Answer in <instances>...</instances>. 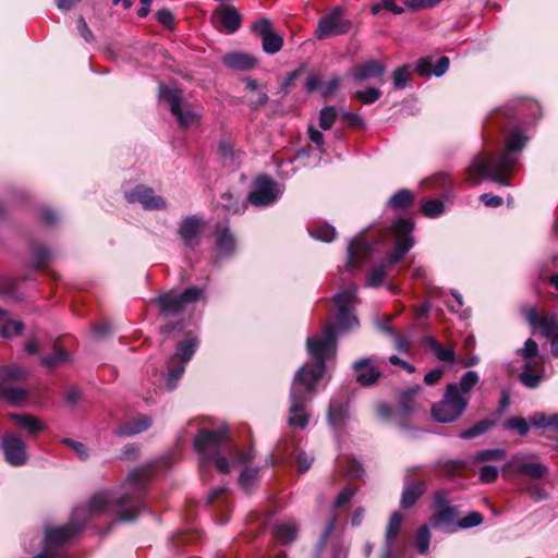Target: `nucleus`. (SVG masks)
Here are the masks:
<instances>
[{"mask_svg": "<svg viewBox=\"0 0 558 558\" xmlns=\"http://www.w3.org/2000/svg\"><path fill=\"white\" fill-rule=\"evenodd\" d=\"M356 288L345 289L333 296L337 307L336 326L327 325L323 335L311 336L306 340L308 355L314 365H303L295 373L291 390L288 425L305 428L310 421L307 405L316 395V385L326 371V362L335 356L337 331L344 332L359 326L354 315Z\"/></svg>", "mask_w": 558, "mask_h": 558, "instance_id": "f257e3e1", "label": "nucleus"}, {"mask_svg": "<svg viewBox=\"0 0 558 558\" xmlns=\"http://www.w3.org/2000/svg\"><path fill=\"white\" fill-rule=\"evenodd\" d=\"M148 472L135 469L128 475L125 482L114 489L97 492L87 507L75 508L71 521L63 526H46L44 547L60 555V549L83 529L88 515L104 514L116 510L118 521H134L145 507L142 499L146 494Z\"/></svg>", "mask_w": 558, "mask_h": 558, "instance_id": "f03ea898", "label": "nucleus"}, {"mask_svg": "<svg viewBox=\"0 0 558 558\" xmlns=\"http://www.w3.org/2000/svg\"><path fill=\"white\" fill-rule=\"evenodd\" d=\"M526 135L521 129H513L508 137L502 155L481 154L474 157L468 168L469 180L477 184L481 180H490L500 185H510V175L517 162V154L525 146Z\"/></svg>", "mask_w": 558, "mask_h": 558, "instance_id": "7ed1b4c3", "label": "nucleus"}, {"mask_svg": "<svg viewBox=\"0 0 558 558\" xmlns=\"http://www.w3.org/2000/svg\"><path fill=\"white\" fill-rule=\"evenodd\" d=\"M413 229L414 223L404 218H398L392 222L390 232L395 236V251L388 254L386 263L375 265L369 270L365 281L366 287H380L384 283L387 272L405 257L414 245Z\"/></svg>", "mask_w": 558, "mask_h": 558, "instance_id": "20e7f679", "label": "nucleus"}, {"mask_svg": "<svg viewBox=\"0 0 558 558\" xmlns=\"http://www.w3.org/2000/svg\"><path fill=\"white\" fill-rule=\"evenodd\" d=\"M226 436V428L216 430L201 429L195 436L194 450L198 456L199 473L203 480L207 477L213 464L222 474L230 472V462L220 453Z\"/></svg>", "mask_w": 558, "mask_h": 558, "instance_id": "39448f33", "label": "nucleus"}, {"mask_svg": "<svg viewBox=\"0 0 558 558\" xmlns=\"http://www.w3.org/2000/svg\"><path fill=\"white\" fill-rule=\"evenodd\" d=\"M456 385H447L444 397L432 407V416L438 423H452L459 420L469 405V398L457 395Z\"/></svg>", "mask_w": 558, "mask_h": 558, "instance_id": "423d86ee", "label": "nucleus"}, {"mask_svg": "<svg viewBox=\"0 0 558 558\" xmlns=\"http://www.w3.org/2000/svg\"><path fill=\"white\" fill-rule=\"evenodd\" d=\"M159 96L167 101L171 114L180 126L189 128L199 121L201 112L184 100L180 89L161 84L159 85Z\"/></svg>", "mask_w": 558, "mask_h": 558, "instance_id": "0eeeda50", "label": "nucleus"}, {"mask_svg": "<svg viewBox=\"0 0 558 558\" xmlns=\"http://www.w3.org/2000/svg\"><path fill=\"white\" fill-rule=\"evenodd\" d=\"M351 26V21L344 19L342 16V10L336 7L318 21L315 37L317 39H326L343 35L349 33Z\"/></svg>", "mask_w": 558, "mask_h": 558, "instance_id": "6e6552de", "label": "nucleus"}, {"mask_svg": "<svg viewBox=\"0 0 558 558\" xmlns=\"http://www.w3.org/2000/svg\"><path fill=\"white\" fill-rule=\"evenodd\" d=\"M282 191L278 183L266 175L256 179L254 190L248 194L247 201L257 207H265L274 204Z\"/></svg>", "mask_w": 558, "mask_h": 558, "instance_id": "1a4fd4ad", "label": "nucleus"}, {"mask_svg": "<svg viewBox=\"0 0 558 558\" xmlns=\"http://www.w3.org/2000/svg\"><path fill=\"white\" fill-rule=\"evenodd\" d=\"M521 314L532 328H541L545 338L550 339L558 335V314L550 313L542 317L535 306L522 307Z\"/></svg>", "mask_w": 558, "mask_h": 558, "instance_id": "9d476101", "label": "nucleus"}, {"mask_svg": "<svg viewBox=\"0 0 558 558\" xmlns=\"http://www.w3.org/2000/svg\"><path fill=\"white\" fill-rule=\"evenodd\" d=\"M0 448L7 462L12 466H22L27 461V450L24 440L14 434H5L0 439Z\"/></svg>", "mask_w": 558, "mask_h": 558, "instance_id": "9b49d317", "label": "nucleus"}, {"mask_svg": "<svg viewBox=\"0 0 558 558\" xmlns=\"http://www.w3.org/2000/svg\"><path fill=\"white\" fill-rule=\"evenodd\" d=\"M252 29L262 39L263 50L268 54H275L283 47V38L272 31L271 22L268 19L257 20Z\"/></svg>", "mask_w": 558, "mask_h": 558, "instance_id": "f8f14e48", "label": "nucleus"}, {"mask_svg": "<svg viewBox=\"0 0 558 558\" xmlns=\"http://www.w3.org/2000/svg\"><path fill=\"white\" fill-rule=\"evenodd\" d=\"M203 227V220L196 215L186 216L180 220L178 234L184 247L195 250L199 245V235Z\"/></svg>", "mask_w": 558, "mask_h": 558, "instance_id": "ddd939ff", "label": "nucleus"}, {"mask_svg": "<svg viewBox=\"0 0 558 558\" xmlns=\"http://www.w3.org/2000/svg\"><path fill=\"white\" fill-rule=\"evenodd\" d=\"M129 203L138 202L146 210H159L167 207L163 197L156 195L154 190L144 185H137L132 191L125 193Z\"/></svg>", "mask_w": 558, "mask_h": 558, "instance_id": "4468645a", "label": "nucleus"}, {"mask_svg": "<svg viewBox=\"0 0 558 558\" xmlns=\"http://www.w3.org/2000/svg\"><path fill=\"white\" fill-rule=\"evenodd\" d=\"M377 357H363L353 364L356 381L362 386H371L381 376Z\"/></svg>", "mask_w": 558, "mask_h": 558, "instance_id": "2eb2a0df", "label": "nucleus"}, {"mask_svg": "<svg viewBox=\"0 0 558 558\" xmlns=\"http://www.w3.org/2000/svg\"><path fill=\"white\" fill-rule=\"evenodd\" d=\"M149 302L158 305L159 315L163 317L179 315L184 311L179 292L174 290L159 293Z\"/></svg>", "mask_w": 558, "mask_h": 558, "instance_id": "dca6fc26", "label": "nucleus"}, {"mask_svg": "<svg viewBox=\"0 0 558 558\" xmlns=\"http://www.w3.org/2000/svg\"><path fill=\"white\" fill-rule=\"evenodd\" d=\"M513 472L521 476H526L532 480H539L547 474L548 468L546 464L537 461H526L519 457H513L508 463Z\"/></svg>", "mask_w": 558, "mask_h": 558, "instance_id": "f3484780", "label": "nucleus"}, {"mask_svg": "<svg viewBox=\"0 0 558 558\" xmlns=\"http://www.w3.org/2000/svg\"><path fill=\"white\" fill-rule=\"evenodd\" d=\"M459 509L456 506L439 509L430 517V523L434 527L445 530L448 533L457 531L456 523L459 518Z\"/></svg>", "mask_w": 558, "mask_h": 558, "instance_id": "a211bd4d", "label": "nucleus"}, {"mask_svg": "<svg viewBox=\"0 0 558 558\" xmlns=\"http://www.w3.org/2000/svg\"><path fill=\"white\" fill-rule=\"evenodd\" d=\"M215 248L219 257H229L235 251V240L227 223H220L215 231Z\"/></svg>", "mask_w": 558, "mask_h": 558, "instance_id": "6ab92c4d", "label": "nucleus"}, {"mask_svg": "<svg viewBox=\"0 0 558 558\" xmlns=\"http://www.w3.org/2000/svg\"><path fill=\"white\" fill-rule=\"evenodd\" d=\"M214 17L220 23L222 28L229 33H235L241 26V16L233 5L220 7L215 10Z\"/></svg>", "mask_w": 558, "mask_h": 558, "instance_id": "aec40b11", "label": "nucleus"}, {"mask_svg": "<svg viewBox=\"0 0 558 558\" xmlns=\"http://www.w3.org/2000/svg\"><path fill=\"white\" fill-rule=\"evenodd\" d=\"M449 64V58L444 56L437 60L434 66H432V58L426 57L417 61L415 70L421 76L434 74L435 76L439 77L447 72Z\"/></svg>", "mask_w": 558, "mask_h": 558, "instance_id": "412c9836", "label": "nucleus"}, {"mask_svg": "<svg viewBox=\"0 0 558 558\" xmlns=\"http://www.w3.org/2000/svg\"><path fill=\"white\" fill-rule=\"evenodd\" d=\"M151 426V418L147 415L122 423L114 432L118 436L131 437L147 430Z\"/></svg>", "mask_w": 558, "mask_h": 558, "instance_id": "4be33fe9", "label": "nucleus"}, {"mask_svg": "<svg viewBox=\"0 0 558 558\" xmlns=\"http://www.w3.org/2000/svg\"><path fill=\"white\" fill-rule=\"evenodd\" d=\"M386 72V66L376 60H368L364 63L356 65L352 75L355 80L364 81L368 78L381 77Z\"/></svg>", "mask_w": 558, "mask_h": 558, "instance_id": "5701e85b", "label": "nucleus"}, {"mask_svg": "<svg viewBox=\"0 0 558 558\" xmlns=\"http://www.w3.org/2000/svg\"><path fill=\"white\" fill-rule=\"evenodd\" d=\"M222 62L226 66L236 71H247L255 66L256 59L243 52H230L223 56Z\"/></svg>", "mask_w": 558, "mask_h": 558, "instance_id": "b1692460", "label": "nucleus"}, {"mask_svg": "<svg viewBox=\"0 0 558 558\" xmlns=\"http://www.w3.org/2000/svg\"><path fill=\"white\" fill-rule=\"evenodd\" d=\"M402 520H403V517L398 511L393 512L390 515L387 527H386V535H385L386 546H385V551H384L383 558H391L392 545H393L396 537L399 534Z\"/></svg>", "mask_w": 558, "mask_h": 558, "instance_id": "393cba45", "label": "nucleus"}, {"mask_svg": "<svg viewBox=\"0 0 558 558\" xmlns=\"http://www.w3.org/2000/svg\"><path fill=\"white\" fill-rule=\"evenodd\" d=\"M425 492V483L422 481H413L405 484L400 505L402 508L408 509L412 507Z\"/></svg>", "mask_w": 558, "mask_h": 558, "instance_id": "a878e982", "label": "nucleus"}, {"mask_svg": "<svg viewBox=\"0 0 558 558\" xmlns=\"http://www.w3.org/2000/svg\"><path fill=\"white\" fill-rule=\"evenodd\" d=\"M373 244L365 241H353L348 246V263L350 269L359 268L362 265L360 255L366 256L372 251Z\"/></svg>", "mask_w": 558, "mask_h": 558, "instance_id": "bb28decb", "label": "nucleus"}, {"mask_svg": "<svg viewBox=\"0 0 558 558\" xmlns=\"http://www.w3.org/2000/svg\"><path fill=\"white\" fill-rule=\"evenodd\" d=\"M538 109V105L527 99H511L509 100L500 112L506 117H525V110Z\"/></svg>", "mask_w": 558, "mask_h": 558, "instance_id": "cd10ccee", "label": "nucleus"}, {"mask_svg": "<svg viewBox=\"0 0 558 558\" xmlns=\"http://www.w3.org/2000/svg\"><path fill=\"white\" fill-rule=\"evenodd\" d=\"M11 420L15 421L21 427L25 428L31 435H36L37 433L44 430L46 428V424L36 416L29 414H10Z\"/></svg>", "mask_w": 558, "mask_h": 558, "instance_id": "c85d7f7f", "label": "nucleus"}, {"mask_svg": "<svg viewBox=\"0 0 558 558\" xmlns=\"http://www.w3.org/2000/svg\"><path fill=\"white\" fill-rule=\"evenodd\" d=\"M415 201V195L408 189H400L393 193L387 205L393 210H404L409 208Z\"/></svg>", "mask_w": 558, "mask_h": 558, "instance_id": "c756f323", "label": "nucleus"}, {"mask_svg": "<svg viewBox=\"0 0 558 558\" xmlns=\"http://www.w3.org/2000/svg\"><path fill=\"white\" fill-rule=\"evenodd\" d=\"M423 342L433 351L439 361L446 363H454L456 353L452 349L441 345L435 338L429 336L425 337Z\"/></svg>", "mask_w": 558, "mask_h": 558, "instance_id": "7c9ffc66", "label": "nucleus"}, {"mask_svg": "<svg viewBox=\"0 0 558 558\" xmlns=\"http://www.w3.org/2000/svg\"><path fill=\"white\" fill-rule=\"evenodd\" d=\"M298 534V527L292 521L279 522L276 524L274 530L275 537L283 543L288 544L295 539Z\"/></svg>", "mask_w": 558, "mask_h": 558, "instance_id": "2f4dec72", "label": "nucleus"}, {"mask_svg": "<svg viewBox=\"0 0 558 558\" xmlns=\"http://www.w3.org/2000/svg\"><path fill=\"white\" fill-rule=\"evenodd\" d=\"M27 396V390L22 387H9L7 384L0 383V398L13 405L24 401Z\"/></svg>", "mask_w": 558, "mask_h": 558, "instance_id": "473e14b6", "label": "nucleus"}, {"mask_svg": "<svg viewBox=\"0 0 558 558\" xmlns=\"http://www.w3.org/2000/svg\"><path fill=\"white\" fill-rule=\"evenodd\" d=\"M480 383V376L475 371L465 372L459 383H449L456 385L457 395L468 397V393Z\"/></svg>", "mask_w": 558, "mask_h": 558, "instance_id": "72a5a7b5", "label": "nucleus"}, {"mask_svg": "<svg viewBox=\"0 0 558 558\" xmlns=\"http://www.w3.org/2000/svg\"><path fill=\"white\" fill-rule=\"evenodd\" d=\"M432 534L427 524L421 525L414 536L413 545L418 554L427 555L429 553Z\"/></svg>", "mask_w": 558, "mask_h": 558, "instance_id": "f704fd0d", "label": "nucleus"}, {"mask_svg": "<svg viewBox=\"0 0 558 558\" xmlns=\"http://www.w3.org/2000/svg\"><path fill=\"white\" fill-rule=\"evenodd\" d=\"M307 230L313 239L323 242H331L336 238V229L327 223H314Z\"/></svg>", "mask_w": 558, "mask_h": 558, "instance_id": "c9c22d12", "label": "nucleus"}, {"mask_svg": "<svg viewBox=\"0 0 558 558\" xmlns=\"http://www.w3.org/2000/svg\"><path fill=\"white\" fill-rule=\"evenodd\" d=\"M422 387L415 385L411 388H408L401 393L400 397V411L403 415H409L414 411V399L421 392Z\"/></svg>", "mask_w": 558, "mask_h": 558, "instance_id": "e433bc0d", "label": "nucleus"}, {"mask_svg": "<svg viewBox=\"0 0 558 558\" xmlns=\"http://www.w3.org/2000/svg\"><path fill=\"white\" fill-rule=\"evenodd\" d=\"M496 422L490 418H484L478 421L476 424H474L472 427L461 432L459 434V437L461 439H472L480 435L485 434L489 429H492L495 426Z\"/></svg>", "mask_w": 558, "mask_h": 558, "instance_id": "4c0bfd02", "label": "nucleus"}, {"mask_svg": "<svg viewBox=\"0 0 558 558\" xmlns=\"http://www.w3.org/2000/svg\"><path fill=\"white\" fill-rule=\"evenodd\" d=\"M205 288L191 286L179 292L182 305L185 308L187 305L198 301H206Z\"/></svg>", "mask_w": 558, "mask_h": 558, "instance_id": "58836bf2", "label": "nucleus"}, {"mask_svg": "<svg viewBox=\"0 0 558 558\" xmlns=\"http://www.w3.org/2000/svg\"><path fill=\"white\" fill-rule=\"evenodd\" d=\"M198 345V340L196 338H189L184 341H181L174 353V356L181 360V363H187L192 356L194 355L196 348Z\"/></svg>", "mask_w": 558, "mask_h": 558, "instance_id": "ea45409f", "label": "nucleus"}, {"mask_svg": "<svg viewBox=\"0 0 558 558\" xmlns=\"http://www.w3.org/2000/svg\"><path fill=\"white\" fill-rule=\"evenodd\" d=\"M347 410L341 401L332 399L328 409V421L332 427H339L344 420Z\"/></svg>", "mask_w": 558, "mask_h": 558, "instance_id": "a19ab883", "label": "nucleus"}, {"mask_svg": "<svg viewBox=\"0 0 558 558\" xmlns=\"http://www.w3.org/2000/svg\"><path fill=\"white\" fill-rule=\"evenodd\" d=\"M519 352L525 360L524 367L531 368L536 363L535 357L538 354V344L533 339H527Z\"/></svg>", "mask_w": 558, "mask_h": 558, "instance_id": "79ce46f5", "label": "nucleus"}, {"mask_svg": "<svg viewBox=\"0 0 558 558\" xmlns=\"http://www.w3.org/2000/svg\"><path fill=\"white\" fill-rule=\"evenodd\" d=\"M445 211V204L440 199H427L421 205V213L428 218H436Z\"/></svg>", "mask_w": 558, "mask_h": 558, "instance_id": "37998d69", "label": "nucleus"}, {"mask_svg": "<svg viewBox=\"0 0 558 558\" xmlns=\"http://www.w3.org/2000/svg\"><path fill=\"white\" fill-rule=\"evenodd\" d=\"M259 468H245L241 471L239 483L240 485L250 490L259 480Z\"/></svg>", "mask_w": 558, "mask_h": 558, "instance_id": "c03bdc74", "label": "nucleus"}, {"mask_svg": "<svg viewBox=\"0 0 558 558\" xmlns=\"http://www.w3.org/2000/svg\"><path fill=\"white\" fill-rule=\"evenodd\" d=\"M69 359L68 352L63 348L53 347V352L50 355L41 356L40 363L48 368H52Z\"/></svg>", "mask_w": 558, "mask_h": 558, "instance_id": "a18cd8bd", "label": "nucleus"}, {"mask_svg": "<svg viewBox=\"0 0 558 558\" xmlns=\"http://www.w3.org/2000/svg\"><path fill=\"white\" fill-rule=\"evenodd\" d=\"M506 457V450L502 448L484 449L476 452L473 457L474 462L500 461Z\"/></svg>", "mask_w": 558, "mask_h": 558, "instance_id": "49530a36", "label": "nucleus"}, {"mask_svg": "<svg viewBox=\"0 0 558 558\" xmlns=\"http://www.w3.org/2000/svg\"><path fill=\"white\" fill-rule=\"evenodd\" d=\"M51 253L41 245L32 246V264L34 268L45 266L50 259Z\"/></svg>", "mask_w": 558, "mask_h": 558, "instance_id": "de8ad7c7", "label": "nucleus"}, {"mask_svg": "<svg viewBox=\"0 0 558 558\" xmlns=\"http://www.w3.org/2000/svg\"><path fill=\"white\" fill-rule=\"evenodd\" d=\"M483 520H484V518L480 512L472 511L469 514H466L465 517L458 519V521L456 523V529L458 531V530L475 527V526H478L480 524H482Z\"/></svg>", "mask_w": 558, "mask_h": 558, "instance_id": "09e8293b", "label": "nucleus"}, {"mask_svg": "<svg viewBox=\"0 0 558 558\" xmlns=\"http://www.w3.org/2000/svg\"><path fill=\"white\" fill-rule=\"evenodd\" d=\"M337 119V111L333 106H327L319 111V126L322 130H329L332 128Z\"/></svg>", "mask_w": 558, "mask_h": 558, "instance_id": "8fccbe9b", "label": "nucleus"}, {"mask_svg": "<svg viewBox=\"0 0 558 558\" xmlns=\"http://www.w3.org/2000/svg\"><path fill=\"white\" fill-rule=\"evenodd\" d=\"M25 371L16 365L0 366V383L7 384L10 380L24 377Z\"/></svg>", "mask_w": 558, "mask_h": 558, "instance_id": "3c124183", "label": "nucleus"}, {"mask_svg": "<svg viewBox=\"0 0 558 558\" xmlns=\"http://www.w3.org/2000/svg\"><path fill=\"white\" fill-rule=\"evenodd\" d=\"M504 426L507 429L517 430L520 436H526L530 430L527 421L520 416L510 417L507 422H505Z\"/></svg>", "mask_w": 558, "mask_h": 558, "instance_id": "603ef678", "label": "nucleus"}, {"mask_svg": "<svg viewBox=\"0 0 558 558\" xmlns=\"http://www.w3.org/2000/svg\"><path fill=\"white\" fill-rule=\"evenodd\" d=\"M383 9L397 15L402 14L404 11L402 7L396 4V0H381L371 7V12L376 15Z\"/></svg>", "mask_w": 558, "mask_h": 558, "instance_id": "864d4df0", "label": "nucleus"}, {"mask_svg": "<svg viewBox=\"0 0 558 558\" xmlns=\"http://www.w3.org/2000/svg\"><path fill=\"white\" fill-rule=\"evenodd\" d=\"M381 96V92L376 87H367L363 90H359L355 94L356 99H359L364 105L374 104Z\"/></svg>", "mask_w": 558, "mask_h": 558, "instance_id": "5fc2aeb1", "label": "nucleus"}, {"mask_svg": "<svg viewBox=\"0 0 558 558\" xmlns=\"http://www.w3.org/2000/svg\"><path fill=\"white\" fill-rule=\"evenodd\" d=\"M410 81L409 66L403 65L393 71L392 82L396 89H403Z\"/></svg>", "mask_w": 558, "mask_h": 558, "instance_id": "6e6d98bb", "label": "nucleus"}, {"mask_svg": "<svg viewBox=\"0 0 558 558\" xmlns=\"http://www.w3.org/2000/svg\"><path fill=\"white\" fill-rule=\"evenodd\" d=\"M531 368H525L520 373L519 378L520 381L530 389H534L538 387L542 380L541 374H535L530 371Z\"/></svg>", "mask_w": 558, "mask_h": 558, "instance_id": "4d7b16f0", "label": "nucleus"}, {"mask_svg": "<svg viewBox=\"0 0 558 558\" xmlns=\"http://www.w3.org/2000/svg\"><path fill=\"white\" fill-rule=\"evenodd\" d=\"M185 371V364L181 363L174 368L170 369L167 374L166 384L167 387L172 390L177 387L178 381L181 379L183 373Z\"/></svg>", "mask_w": 558, "mask_h": 558, "instance_id": "13d9d810", "label": "nucleus"}, {"mask_svg": "<svg viewBox=\"0 0 558 558\" xmlns=\"http://www.w3.org/2000/svg\"><path fill=\"white\" fill-rule=\"evenodd\" d=\"M442 0H403L404 5L411 11L429 9L438 5Z\"/></svg>", "mask_w": 558, "mask_h": 558, "instance_id": "bf43d9fd", "label": "nucleus"}, {"mask_svg": "<svg viewBox=\"0 0 558 558\" xmlns=\"http://www.w3.org/2000/svg\"><path fill=\"white\" fill-rule=\"evenodd\" d=\"M22 331L23 324L20 322L10 320L1 327V336L7 339L19 336Z\"/></svg>", "mask_w": 558, "mask_h": 558, "instance_id": "052dcab7", "label": "nucleus"}, {"mask_svg": "<svg viewBox=\"0 0 558 558\" xmlns=\"http://www.w3.org/2000/svg\"><path fill=\"white\" fill-rule=\"evenodd\" d=\"M62 444L69 446L73 449V451L78 456L81 460H86L88 458V451L86 446L83 442L70 439V438H63Z\"/></svg>", "mask_w": 558, "mask_h": 558, "instance_id": "680f3d73", "label": "nucleus"}, {"mask_svg": "<svg viewBox=\"0 0 558 558\" xmlns=\"http://www.w3.org/2000/svg\"><path fill=\"white\" fill-rule=\"evenodd\" d=\"M499 471L496 466L487 464L480 470V480L483 483H492L498 477Z\"/></svg>", "mask_w": 558, "mask_h": 558, "instance_id": "e2e57ef3", "label": "nucleus"}, {"mask_svg": "<svg viewBox=\"0 0 558 558\" xmlns=\"http://www.w3.org/2000/svg\"><path fill=\"white\" fill-rule=\"evenodd\" d=\"M525 490L534 501H542L548 498V493L536 484H530Z\"/></svg>", "mask_w": 558, "mask_h": 558, "instance_id": "0e129e2a", "label": "nucleus"}, {"mask_svg": "<svg viewBox=\"0 0 558 558\" xmlns=\"http://www.w3.org/2000/svg\"><path fill=\"white\" fill-rule=\"evenodd\" d=\"M341 120L348 123V125L352 128H364L365 122L364 120L356 113L350 112V111H343L341 113Z\"/></svg>", "mask_w": 558, "mask_h": 558, "instance_id": "69168bd1", "label": "nucleus"}, {"mask_svg": "<svg viewBox=\"0 0 558 558\" xmlns=\"http://www.w3.org/2000/svg\"><path fill=\"white\" fill-rule=\"evenodd\" d=\"M355 493H356V489H354V488H344L336 497L333 506L336 508H338V507L348 505L351 501L352 497L355 495Z\"/></svg>", "mask_w": 558, "mask_h": 558, "instance_id": "338daca9", "label": "nucleus"}, {"mask_svg": "<svg viewBox=\"0 0 558 558\" xmlns=\"http://www.w3.org/2000/svg\"><path fill=\"white\" fill-rule=\"evenodd\" d=\"M340 86V80L338 76H333L327 83L322 86L320 93L324 98L330 97Z\"/></svg>", "mask_w": 558, "mask_h": 558, "instance_id": "774afa93", "label": "nucleus"}]
</instances>
